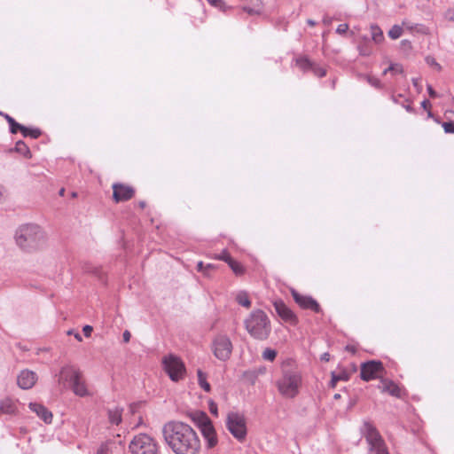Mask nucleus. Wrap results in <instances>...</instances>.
<instances>
[{"label":"nucleus","mask_w":454,"mask_h":454,"mask_svg":"<svg viewBox=\"0 0 454 454\" xmlns=\"http://www.w3.org/2000/svg\"><path fill=\"white\" fill-rule=\"evenodd\" d=\"M167 444L176 454H196L200 447L195 431L181 421H169L162 427Z\"/></svg>","instance_id":"f257e3e1"},{"label":"nucleus","mask_w":454,"mask_h":454,"mask_svg":"<svg viewBox=\"0 0 454 454\" xmlns=\"http://www.w3.org/2000/svg\"><path fill=\"white\" fill-rule=\"evenodd\" d=\"M15 245L24 253L32 254L40 250L46 243L44 230L37 223H27L19 225L13 233Z\"/></svg>","instance_id":"f03ea898"},{"label":"nucleus","mask_w":454,"mask_h":454,"mask_svg":"<svg viewBox=\"0 0 454 454\" xmlns=\"http://www.w3.org/2000/svg\"><path fill=\"white\" fill-rule=\"evenodd\" d=\"M245 328L255 340H265L271 332L270 321L264 311L256 309L244 321Z\"/></svg>","instance_id":"7ed1b4c3"},{"label":"nucleus","mask_w":454,"mask_h":454,"mask_svg":"<svg viewBox=\"0 0 454 454\" xmlns=\"http://www.w3.org/2000/svg\"><path fill=\"white\" fill-rule=\"evenodd\" d=\"M60 376L65 381L68 382L70 388L75 395L84 397L90 395L80 370L75 369L74 366L66 365L61 368Z\"/></svg>","instance_id":"20e7f679"},{"label":"nucleus","mask_w":454,"mask_h":454,"mask_svg":"<svg viewBox=\"0 0 454 454\" xmlns=\"http://www.w3.org/2000/svg\"><path fill=\"white\" fill-rule=\"evenodd\" d=\"M301 374L298 371L285 370L282 378L277 382L278 391L288 398L295 397L301 385Z\"/></svg>","instance_id":"39448f33"},{"label":"nucleus","mask_w":454,"mask_h":454,"mask_svg":"<svg viewBox=\"0 0 454 454\" xmlns=\"http://www.w3.org/2000/svg\"><path fill=\"white\" fill-rule=\"evenodd\" d=\"M129 448L132 454H158L157 442L147 434L136 435Z\"/></svg>","instance_id":"423d86ee"},{"label":"nucleus","mask_w":454,"mask_h":454,"mask_svg":"<svg viewBox=\"0 0 454 454\" xmlns=\"http://www.w3.org/2000/svg\"><path fill=\"white\" fill-rule=\"evenodd\" d=\"M226 427L230 433L239 442L247 436V427L243 417L236 412H231L227 416Z\"/></svg>","instance_id":"0eeeda50"},{"label":"nucleus","mask_w":454,"mask_h":454,"mask_svg":"<svg viewBox=\"0 0 454 454\" xmlns=\"http://www.w3.org/2000/svg\"><path fill=\"white\" fill-rule=\"evenodd\" d=\"M163 365L171 380L177 382L185 372L184 364L177 356L169 355L163 358Z\"/></svg>","instance_id":"6e6552de"},{"label":"nucleus","mask_w":454,"mask_h":454,"mask_svg":"<svg viewBox=\"0 0 454 454\" xmlns=\"http://www.w3.org/2000/svg\"><path fill=\"white\" fill-rule=\"evenodd\" d=\"M384 367L380 360H369L361 364L360 378L364 381L380 378Z\"/></svg>","instance_id":"1a4fd4ad"},{"label":"nucleus","mask_w":454,"mask_h":454,"mask_svg":"<svg viewBox=\"0 0 454 454\" xmlns=\"http://www.w3.org/2000/svg\"><path fill=\"white\" fill-rule=\"evenodd\" d=\"M232 351V343L226 335H219L213 341V353L221 361L230 358Z\"/></svg>","instance_id":"9d476101"},{"label":"nucleus","mask_w":454,"mask_h":454,"mask_svg":"<svg viewBox=\"0 0 454 454\" xmlns=\"http://www.w3.org/2000/svg\"><path fill=\"white\" fill-rule=\"evenodd\" d=\"M362 434L364 435L369 447H379L383 443V439L380 436L377 428L370 422L365 421L361 428Z\"/></svg>","instance_id":"9b49d317"},{"label":"nucleus","mask_w":454,"mask_h":454,"mask_svg":"<svg viewBox=\"0 0 454 454\" xmlns=\"http://www.w3.org/2000/svg\"><path fill=\"white\" fill-rule=\"evenodd\" d=\"M291 293L294 301L302 309H309L316 313L322 311L319 303L312 296L302 295L294 289Z\"/></svg>","instance_id":"f8f14e48"},{"label":"nucleus","mask_w":454,"mask_h":454,"mask_svg":"<svg viewBox=\"0 0 454 454\" xmlns=\"http://www.w3.org/2000/svg\"><path fill=\"white\" fill-rule=\"evenodd\" d=\"M273 306L278 316L284 321L289 322L292 325H296L298 323V319L295 314L286 305L283 301H275Z\"/></svg>","instance_id":"ddd939ff"},{"label":"nucleus","mask_w":454,"mask_h":454,"mask_svg":"<svg viewBox=\"0 0 454 454\" xmlns=\"http://www.w3.org/2000/svg\"><path fill=\"white\" fill-rule=\"evenodd\" d=\"M37 374L28 369L22 370L17 377L18 386L22 389H30L37 381Z\"/></svg>","instance_id":"4468645a"},{"label":"nucleus","mask_w":454,"mask_h":454,"mask_svg":"<svg viewBox=\"0 0 454 454\" xmlns=\"http://www.w3.org/2000/svg\"><path fill=\"white\" fill-rule=\"evenodd\" d=\"M112 199H131L135 195L133 187L123 184H114Z\"/></svg>","instance_id":"2eb2a0df"},{"label":"nucleus","mask_w":454,"mask_h":454,"mask_svg":"<svg viewBox=\"0 0 454 454\" xmlns=\"http://www.w3.org/2000/svg\"><path fill=\"white\" fill-rule=\"evenodd\" d=\"M29 408L46 424L51 423L52 413L44 405L37 403H30Z\"/></svg>","instance_id":"dca6fc26"},{"label":"nucleus","mask_w":454,"mask_h":454,"mask_svg":"<svg viewBox=\"0 0 454 454\" xmlns=\"http://www.w3.org/2000/svg\"><path fill=\"white\" fill-rule=\"evenodd\" d=\"M200 432L206 441V445L207 448H214L217 444L218 440L212 422L207 424V426L205 427L201 428Z\"/></svg>","instance_id":"f3484780"},{"label":"nucleus","mask_w":454,"mask_h":454,"mask_svg":"<svg viewBox=\"0 0 454 454\" xmlns=\"http://www.w3.org/2000/svg\"><path fill=\"white\" fill-rule=\"evenodd\" d=\"M190 418L192 421L199 427L200 430L201 428L207 426V424H210L212 421L207 415L205 411H196L190 413Z\"/></svg>","instance_id":"a211bd4d"},{"label":"nucleus","mask_w":454,"mask_h":454,"mask_svg":"<svg viewBox=\"0 0 454 454\" xmlns=\"http://www.w3.org/2000/svg\"><path fill=\"white\" fill-rule=\"evenodd\" d=\"M381 382L384 384L383 391L387 392L392 396L402 397V390L394 381L381 380Z\"/></svg>","instance_id":"6ab92c4d"},{"label":"nucleus","mask_w":454,"mask_h":454,"mask_svg":"<svg viewBox=\"0 0 454 454\" xmlns=\"http://www.w3.org/2000/svg\"><path fill=\"white\" fill-rule=\"evenodd\" d=\"M122 411L123 409L120 407H115L114 409H108L107 415L109 422L112 425H119L122 420Z\"/></svg>","instance_id":"aec40b11"},{"label":"nucleus","mask_w":454,"mask_h":454,"mask_svg":"<svg viewBox=\"0 0 454 454\" xmlns=\"http://www.w3.org/2000/svg\"><path fill=\"white\" fill-rule=\"evenodd\" d=\"M116 449H118V446L115 442L107 441L100 445L97 454H113Z\"/></svg>","instance_id":"412c9836"},{"label":"nucleus","mask_w":454,"mask_h":454,"mask_svg":"<svg viewBox=\"0 0 454 454\" xmlns=\"http://www.w3.org/2000/svg\"><path fill=\"white\" fill-rule=\"evenodd\" d=\"M0 114L2 116H4L5 118V120L7 121L8 124H9V127H10V131L11 133L12 134H16L20 129H25V126L20 124L19 122H17L12 116H10L9 114H4L2 112H0Z\"/></svg>","instance_id":"4be33fe9"},{"label":"nucleus","mask_w":454,"mask_h":454,"mask_svg":"<svg viewBox=\"0 0 454 454\" xmlns=\"http://www.w3.org/2000/svg\"><path fill=\"white\" fill-rule=\"evenodd\" d=\"M371 34H372V39L376 43H380L384 41V35L383 31L380 29V27L376 25L372 24L371 25Z\"/></svg>","instance_id":"5701e85b"},{"label":"nucleus","mask_w":454,"mask_h":454,"mask_svg":"<svg viewBox=\"0 0 454 454\" xmlns=\"http://www.w3.org/2000/svg\"><path fill=\"white\" fill-rule=\"evenodd\" d=\"M198 383L205 392H210L211 386L207 380V374L200 369L197 370Z\"/></svg>","instance_id":"b1692460"},{"label":"nucleus","mask_w":454,"mask_h":454,"mask_svg":"<svg viewBox=\"0 0 454 454\" xmlns=\"http://www.w3.org/2000/svg\"><path fill=\"white\" fill-rule=\"evenodd\" d=\"M236 301L245 308H249L251 306V301L248 294L245 291H240L237 294Z\"/></svg>","instance_id":"393cba45"},{"label":"nucleus","mask_w":454,"mask_h":454,"mask_svg":"<svg viewBox=\"0 0 454 454\" xmlns=\"http://www.w3.org/2000/svg\"><path fill=\"white\" fill-rule=\"evenodd\" d=\"M14 151L22 154L26 158H31V153L28 146L23 142L20 140L16 143Z\"/></svg>","instance_id":"a878e982"},{"label":"nucleus","mask_w":454,"mask_h":454,"mask_svg":"<svg viewBox=\"0 0 454 454\" xmlns=\"http://www.w3.org/2000/svg\"><path fill=\"white\" fill-rule=\"evenodd\" d=\"M222 261H224L229 264L231 269L236 273V274H241L243 273V267L236 261H234L230 254H227V258H222Z\"/></svg>","instance_id":"bb28decb"},{"label":"nucleus","mask_w":454,"mask_h":454,"mask_svg":"<svg viewBox=\"0 0 454 454\" xmlns=\"http://www.w3.org/2000/svg\"><path fill=\"white\" fill-rule=\"evenodd\" d=\"M15 411V405L11 400H4L1 402L0 412L6 414H12Z\"/></svg>","instance_id":"cd10ccee"},{"label":"nucleus","mask_w":454,"mask_h":454,"mask_svg":"<svg viewBox=\"0 0 454 454\" xmlns=\"http://www.w3.org/2000/svg\"><path fill=\"white\" fill-rule=\"evenodd\" d=\"M19 131H20L25 137H30L32 138H37L41 136V130L38 129H28L25 127V129H20Z\"/></svg>","instance_id":"c85d7f7f"},{"label":"nucleus","mask_w":454,"mask_h":454,"mask_svg":"<svg viewBox=\"0 0 454 454\" xmlns=\"http://www.w3.org/2000/svg\"><path fill=\"white\" fill-rule=\"evenodd\" d=\"M278 356V352L276 349L267 348L262 352V358L266 361L273 362Z\"/></svg>","instance_id":"c756f323"},{"label":"nucleus","mask_w":454,"mask_h":454,"mask_svg":"<svg viewBox=\"0 0 454 454\" xmlns=\"http://www.w3.org/2000/svg\"><path fill=\"white\" fill-rule=\"evenodd\" d=\"M388 72H392V73H395V74H403V67L399 63H392V64H390V66L387 68H386L383 71L382 74L386 75Z\"/></svg>","instance_id":"7c9ffc66"},{"label":"nucleus","mask_w":454,"mask_h":454,"mask_svg":"<svg viewBox=\"0 0 454 454\" xmlns=\"http://www.w3.org/2000/svg\"><path fill=\"white\" fill-rule=\"evenodd\" d=\"M403 34V28L399 25H394L388 31V36L393 39H398Z\"/></svg>","instance_id":"2f4dec72"},{"label":"nucleus","mask_w":454,"mask_h":454,"mask_svg":"<svg viewBox=\"0 0 454 454\" xmlns=\"http://www.w3.org/2000/svg\"><path fill=\"white\" fill-rule=\"evenodd\" d=\"M297 66L302 70L312 69L313 64L307 58H299L296 59Z\"/></svg>","instance_id":"473e14b6"},{"label":"nucleus","mask_w":454,"mask_h":454,"mask_svg":"<svg viewBox=\"0 0 454 454\" xmlns=\"http://www.w3.org/2000/svg\"><path fill=\"white\" fill-rule=\"evenodd\" d=\"M348 376L347 373H340L336 374L335 372H332V380H331V385L332 387H335L336 383L340 380H348Z\"/></svg>","instance_id":"72a5a7b5"},{"label":"nucleus","mask_w":454,"mask_h":454,"mask_svg":"<svg viewBox=\"0 0 454 454\" xmlns=\"http://www.w3.org/2000/svg\"><path fill=\"white\" fill-rule=\"evenodd\" d=\"M369 451L372 454H389L384 442L380 444L379 447H370Z\"/></svg>","instance_id":"f704fd0d"},{"label":"nucleus","mask_w":454,"mask_h":454,"mask_svg":"<svg viewBox=\"0 0 454 454\" xmlns=\"http://www.w3.org/2000/svg\"><path fill=\"white\" fill-rule=\"evenodd\" d=\"M425 61L428 66L434 67L437 71H440L442 69L441 65L437 63L435 59L432 56H427Z\"/></svg>","instance_id":"c9c22d12"},{"label":"nucleus","mask_w":454,"mask_h":454,"mask_svg":"<svg viewBox=\"0 0 454 454\" xmlns=\"http://www.w3.org/2000/svg\"><path fill=\"white\" fill-rule=\"evenodd\" d=\"M366 80H367L368 83L370 85H372V87H374L376 89L382 88V83L378 78H376L374 76L368 75V76H366Z\"/></svg>","instance_id":"e433bc0d"},{"label":"nucleus","mask_w":454,"mask_h":454,"mask_svg":"<svg viewBox=\"0 0 454 454\" xmlns=\"http://www.w3.org/2000/svg\"><path fill=\"white\" fill-rule=\"evenodd\" d=\"M312 71L314 74L318 77H324L326 74V70L321 67L313 66Z\"/></svg>","instance_id":"4c0bfd02"},{"label":"nucleus","mask_w":454,"mask_h":454,"mask_svg":"<svg viewBox=\"0 0 454 454\" xmlns=\"http://www.w3.org/2000/svg\"><path fill=\"white\" fill-rule=\"evenodd\" d=\"M358 50L363 56H369L372 53V50L367 44L359 45Z\"/></svg>","instance_id":"58836bf2"},{"label":"nucleus","mask_w":454,"mask_h":454,"mask_svg":"<svg viewBox=\"0 0 454 454\" xmlns=\"http://www.w3.org/2000/svg\"><path fill=\"white\" fill-rule=\"evenodd\" d=\"M442 128L446 133H454V122L453 121L443 122Z\"/></svg>","instance_id":"ea45409f"},{"label":"nucleus","mask_w":454,"mask_h":454,"mask_svg":"<svg viewBox=\"0 0 454 454\" xmlns=\"http://www.w3.org/2000/svg\"><path fill=\"white\" fill-rule=\"evenodd\" d=\"M348 29V25L347 23H342L338 26L336 28V33L339 35H344L347 33Z\"/></svg>","instance_id":"a19ab883"},{"label":"nucleus","mask_w":454,"mask_h":454,"mask_svg":"<svg viewBox=\"0 0 454 454\" xmlns=\"http://www.w3.org/2000/svg\"><path fill=\"white\" fill-rule=\"evenodd\" d=\"M208 406H209V411H210L211 414L217 416L218 415L217 404L214 401L210 400L208 403Z\"/></svg>","instance_id":"79ce46f5"},{"label":"nucleus","mask_w":454,"mask_h":454,"mask_svg":"<svg viewBox=\"0 0 454 454\" xmlns=\"http://www.w3.org/2000/svg\"><path fill=\"white\" fill-rule=\"evenodd\" d=\"M444 18L454 22V8H449L444 13Z\"/></svg>","instance_id":"37998d69"},{"label":"nucleus","mask_w":454,"mask_h":454,"mask_svg":"<svg viewBox=\"0 0 454 454\" xmlns=\"http://www.w3.org/2000/svg\"><path fill=\"white\" fill-rule=\"evenodd\" d=\"M93 331V327L90 325H85L83 327H82V333L84 334L85 337H90L91 333Z\"/></svg>","instance_id":"c03bdc74"},{"label":"nucleus","mask_w":454,"mask_h":454,"mask_svg":"<svg viewBox=\"0 0 454 454\" xmlns=\"http://www.w3.org/2000/svg\"><path fill=\"white\" fill-rule=\"evenodd\" d=\"M210 268H212V264H207V265H205V264L203 263V262H199L197 263V270H198V271H201V272H202V271H204L206 269H210Z\"/></svg>","instance_id":"a18cd8bd"},{"label":"nucleus","mask_w":454,"mask_h":454,"mask_svg":"<svg viewBox=\"0 0 454 454\" xmlns=\"http://www.w3.org/2000/svg\"><path fill=\"white\" fill-rule=\"evenodd\" d=\"M67 334L68 335H72L74 336V338L78 340V341H82V335L79 333H74V331L73 329H70L67 331Z\"/></svg>","instance_id":"49530a36"},{"label":"nucleus","mask_w":454,"mask_h":454,"mask_svg":"<svg viewBox=\"0 0 454 454\" xmlns=\"http://www.w3.org/2000/svg\"><path fill=\"white\" fill-rule=\"evenodd\" d=\"M207 2L215 7H221L223 4V2L222 0H207Z\"/></svg>","instance_id":"de8ad7c7"},{"label":"nucleus","mask_w":454,"mask_h":454,"mask_svg":"<svg viewBox=\"0 0 454 454\" xmlns=\"http://www.w3.org/2000/svg\"><path fill=\"white\" fill-rule=\"evenodd\" d=\"M122 338H123L124 342H126V343L129 342L131 338L130 333L128 330H125L122 333Z\"/></svg>","instance_id":"09e8293b"},{"label":"nucleus","mask_w":454,"mask_h":454,"mask_svg":"<svg viewBox=\"0 0 454 454\" xmlns=\"http://www.w3.org/2000/svg\"><path fill=\"white\" fill-rule=\"evenodd\" d=\"M427 91H428V94L431 98H436L437 97V93L436 91L432 88L431 85H427Z\"/></svg>","instance_id":"8fccbe9b"},{"label":"nucleus","mask_w":454,"mask_h":454,"mask_svg":"<svg viewBox=\"0 0 454 454\" xmlns=\"http://www.w3.org/2000/svg\"><path fill=\"white\" fill-rule=\"evenodd\" d=\"M401 44H402V46H403V48H405V49H411V42H410V41H408V40H403V41L401 42Z\"/></svg>","instance_id":"3c124183"},{"label":"nucleus","mask_w":454,"mask_h":454,"mask_svg":"<svg viewBox=\"0 0 454 454\" xmlns=\"http://www.w3.org/2000/svg\"><path fill=\"white\" fill-rule=\"evenodd\" d=\"M431 106L429 100L427 99H425L421 102V106L424 108V109H427V107H429Z\"/></svg>","instance_id":"603ef678"},{"label":"nucleus","mask_w":454,"mask_h":454,"mask_svg":"<svg viewBox=\"0 0 454 454\" xmlns=\"http://www.w3.org/2000/svg\"><path fill=\"white\" fill-rule=\"evenodd\" d=\"M346 350L350 352V353H353V354H355L356 351V348L354 346H351V345H347L346 346Z\"/></svg>","instance_id":"864d4df0"},{"label":"nucleus","mask_w":454,"mask_h":454,"mask_svg":"<svg viewBox=\"0 0 454 454\" xmlns=\"http://www.w3.org/2000/svg\"><path fill=\"white\" fill-rule=\"evenodd\" d=\"M330 359V354L329 353H324L322 356H321V360L322 361H325V362H328Z\"/></svg>","instance_id":"5fc2aeb1"},{"label":"nucleus","mask_w":454,"mask_h":454,"mask_svg":"<svg viewBox=\"0 0 454 454\" xmlns=\"http://www.w3.org/2000/svg\"><path fill=\"white\" fill-rule=\"evenodd\" d=\"M5 192H6V190L4 189V187L3 185L0 184V197L5 196L6 195Z\"/></svg>","instance_id":"6e6d98bb"},{"label":"nucleus","mask_w":454,"mask_h":454,"mask_svg":"<svg viewBox=\"0 0 454 454\" xmlns=\"http://www.w3.org/2000/svg\"><path fill=\"white\" fill-rule=\"evenodd\" d=\"M244 9H245V11H246L247 12H248L249 14H254V13H257V12H255V11H254V9H252V8L245 7Z\"/></svg>","instance_id":"4d7b16f0"},{"label":"nucleus","mask_w":454,"mask_h":454,"mask_svg":"<svg viewBox=\"0 0 454 454\" xmlns=\"http://www.w3.org/2000/svg\"><path fill=\"white\" fill-rule=\"evenodd\" d=\"M138 206L141 209L145 208L146 207V203L145 200H140L138 203Z\"/></svg>","instance_id":"13d9d810"},{"label":"nucleus","mask_w":454,"mask_h":454,"mask_svg":"<svg viewBox=\"0 0 454 454\" xmlns=\"http://www.w3.org/2000/svg\"><path fill=\"white\" fill-rule=\"evenodd\" d=\"M59 195L60 197H63V196L65 195V188H61V189H59Z\"/></svg>","instance_id":"bf43d9fd"},{"label":"nucleus","mask_w":454,"mask_h":454,"mask_svg":"<svg viewBox=\"0 0 454 454\" xmlns=\"http://www.w3.org/2000/svg\"><path fill=\"white\" fill-rule=\"evenodd\" d=\"M227 254H229L226 251H223V254L220 255L219 259L222 260V258H227Z\"/></svg>","instance_id":"052dcab7"},{"label":"nucleus","mask_w":454,"mask_h":454,"mask_svg":"<svg viewBox=\"0 0 454 454\" xmlns=\"http://www.w3.org/2000/svg\"><path fill=\"white\" fill-rule=\"evenodd\" d=\"M307 23L309 25V26H315L316 22L313 20H307Z\"/></svg>","instance_id":"680f3d73"},{"label":"nucleus","mask_w":454,"mask_h":454,"mask_svg":"<svg viewBox=\"0 0 454 454\" xmlns=\"http://www.w3.org/2000/svg\"><path fill=\"white\" fill-rule=\"evenodd\" d=\"M412 83H413V85H414L415 87H417V86H418V83H419V80H418L417 78H413V79H412Z\"/></svg>","instance_id":"e2e57ef3"},{"label":"nucleus","mask_w":454,"mask_h":454,"mask_svg":"<svg viewBox=\"0 0 454 454\" xmlns=\"http://www.w3.org/2000/svg\"><path fill=\"white\" fill-rule=\"evenodd\" d=\"M71 196L74 199L77 196V193L75 192H72Z\"/></svg>","instance_id":"0e129e2a"},{"label":"nucleus","mask_w":454,"mask_h":454,"mask_svg":"<svg viewBox=\"0 0 454 454\" xmlns=\"http://www.w3.org/2000/svg\"><path fill=\"white\" fill-rule=\"evenodd\" d=\"M340 397V394H335L334 395V399H339Z\"/></svg>","instance_id":"69168bd1"},{"label":"nucleus","mask_w":454,"mask_h":454,"mask_svg":"<svg viewBox=\"0 0 454 454\" xmlns=\"http://www.w3.org/2000/svg\"><path fill=\"white\" fill-rule=\"evenodd\" d=\"M324 22H325V24H329V23H330V20L325 19V20H324Z\"/></svg>","instance_id":"338daca9"},{"label":"nucleus","mask_w":454,"mask_h":454,"mask_svg":"<svg viewBox=\"0 0 454 454\" xmlns=\"http://www.w3.org/2000/svg\"><path fill=\"white\" fill-rule=\"evenodd\" d=\"M130 409H131V411H132V412H135L134 405H131V406H130Z\"/></svg>","instance_id":"774afa93"}]
</instances>
